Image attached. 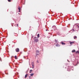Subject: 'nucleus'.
Instances as JSON below:
<instances>
[{
  "label": "nucleus",
  "instance_id": "a211bd4d",
  "mask_svg": "<svg viewBox=\"0 0 79 79\" xmlns=\"http://www.w3.org/2000/svg\"><path fill=\"white\" fill-rule=\"evenodd\" d=\"M32 70H30V72H29V73H32Z\"/></svg>",
  "mask_w": 79,
  "mask_h": 79
},
{
  "label": "nucleus",
  "instance_id": "6ab92c4d",
  "mask_svg": "<svg viewBox=\"0 0 79 79\" xmlns=\"http://www.w3.org/2000/svg\"><path fill=\"white\" fill-rule=\"evenodd\" d=\"M15 59H16V60H17V57L16 56H15Z\"/></svg>",
  "mask_w": 79,
  "mask_h": 79
},
{
  "label": "nucleus",
  "instance_id": "20e7f679",
  "mask_svg": "<svg viewBox=\"0 0 79 79\" xmlns=\"http://www.w3.org/2000/svg\"><path fill=\"white\" fill-rule=\"evenodd\" d=\"M37 53H39V51L37 50L36 52V56H37V55H39V54H37Z\"/></svg>",
  "mask_w": 79,
  "mask_h": 79
},
{
  "label": "nucleus",
  "instance_id": "b1692460",
  "mask_svg": "<svg viewBox=\"0 0 79 79\" xmlns=\"http://www.w3.org/2000/svg\"><path fill=\"white\" fill-rule=\"evenodd\" d=\"M8 1L9 2H11V0H8Z\"/></svg>",
  "mask_w": 79,
  "mask_h": 79
},
{
  "label": "nucleus",
  "instance_id": "39448f33",
  "mask_svg": "<svg viewBox=\"0 0 79 79\" xmlns=\"http://www.w3.org/2000/svg\"><path fill=\"white\" fill-rule=\"evenodd\" d=\"M16 52H19V48H17L15 49Z\"/></svg>",
  "mask_w": 79,
  "mask_h": 79
},
{
  "label": "nucleus",
  "instance_id": "473e14b6",
  "mask_svg": "<svg viewBox=\"0 0 79 79\" xmlns=\"http://www.w3.org/2000/svg\"><path fill=\"white\" fill-rule=\"evenodd\" d=\"M20 53H22V52H20Z\"/></svg>",
  "mask_w": 79,
  "mask_h": 79
},
{
  "label": "nucleus",
  "instance_id": "f704fd0d",
  "mask_svg": "<svg viewBox=\"0 0 79 79\" xmlns=\"http://www.w3.org/2000/svg\"><path fill=\"white\" fill-rule=\"evenodd\" d=\"M1 61H2V60H1Z\"/></svg>",
  "mask_w": 79,
  "mask_h": 79
},
{
  "label": "nucleus",
  "instance_id": "c85d7f7f",
  "mask_svg": "<svg viewBox=\"0 0 79 79\" xmlns=\"http://www.w3.org/2000/svg\"><path fill=\"white\" fill-rule=\"evenodd\" d=\"M6 73V74H7V75H8V73Z\"/></svg>",
  "mask_w": 79,
  "mask_h": 79
},
{
  "label": "nucleus",
  "instance_id": "f257e3e1",
  "mask_svg": "<svg viewBox=\"0 0 79 79\" xmlns=\"http://www.w3.org/2000/svg\"><path fill=\"white\" fill-rule=\"evenodd\" d=\"M73 28L74 29L76 30L77 32H78L79 30V26L77 24H75L73 25Z\"/></svg>",
  "mask_w": 79,
  "mask_h": 79
},
{
  "label": "nucleus",
  "instance_id": "c9c22d12",
  "mask_svg": "<svg viewBox=\"0 0 79 79\" xmlns=\"http://www.w3.org/2000/svg\"><path fill=\"white\" fill-rule=\"evenodd\" d=\"M52 35V34H51V35Z\"/></svg>",
  "mask_w": 79,
  "mask_h": 79
},
{
  "label": "nucleus",
  "instance_id": "412c9836",
  "mask_svg": "<svg viewBox=\"0 0 79 79\" xmlns=\"http://www.w3.org/2000/svg\"><path fill=\"white\" fill-rule=\"evenodd\" d=\"M79 64V62H77V64H75V66H77V64Z\"/></svg>",
  "mask_w": 79,
  "mask_h": 79
},
{
  "label": "nucleus",
  "instance_id": "bb28decb",
  "mask_svg": "<svg viewBox=\"0 0 79 79\" xmlns=\"http://www.w3.org/2000/svg\"><path fill=\"white\" fill-rule=\"evenodd\" d=\"M37 62L38 63L39 61H38V60H37Z\"/></svg>",
  "mask_w": 79,
  "mask_h": 79
},
{
  "label": "nucleus",
  "instance_id": "4c0bfd02",
  "mask_svg": "<svg viewBox=\"0 0 79 79\" xmlns=\"http://www.w3.org/2000/svg\"><path fill=\"white\" fill-rule=\"evenodd\" d=\"M28 54H29V53L28 52Z\"/></svg>",
  "mask_w": 79,
  "mask_h": 79
},
{
  "label": "nucleus",
  "instance_id": "72a5a7b5",
  "mask_svg": "<svg viewBox=\"0 0 79 79\" xmlns=\"http://www.w3.org/2000/svg\"><path fill=\"white\" fill-rule=\"evenodd\" d=\"M48 34H50V33H49Z\"/></svg>",
  "mask_w": 79,
  "mask_h": 79
},
{
  "label": "nucleus",
  "instance_id": "393cba45",
  "mask_svg": "<svg viewBox=\"0 0 79 79\" xmlns=\"http://www.w3.org/2000/svg\"><path fill=\"white\" fill-rule=\"evenodd\" d=\"M17 27H18V26H19L18 24H17Z\"/></svg>",
  "mask_w": 79,
  "mask_h": 79
},
{
  "label": "nucleus",
  "instance_id": "2eb2a0df",
  "mask_svg": "<svg viewBox=\"0 0 79 79\" xmlns=\"http://www.w3.org/2000/svg\"><path fill=\"white\" fill-rule=\"evenodd\" d=\"M27 75H28V74H26V75H25V78H26L27 77Z\"/></svg>",
  "mask_w": 79,
  "mask_h": 79
},
{
  "label": "nucleus",
  "instance_id": "ea45409f",
  "mask_svg": "<svg viewBox=\"0 0 79 79\" xmlns=\"http://www.w3.org/2000/svg\"><path fill=\"white\" fill-rule=\"evenodd\" d=\"M12 26H13V25H12Z\"/></svg>",
  "mask_w": 79,
  "mask_h": 79
},
{
  "label": "nucleus",
  "instance_id": "7c9ffc66",
  "mask_svg": "<svg viewBox=\"0 0 79 79\" xmlns=\"http://www.w3.org/2000/svg\"><path fill=\"white\" fill-rule=\"evenodd\" d=\"M48 31V30H47V29H46V31Z\"/></svg>",
  "mask_w": 79,
  "mask_h": 79
},
{
  "label": "nucleus",
  "instance_id": "2f4dec72",
  "mask_svg": "<svg viewBox=\"0 0 79 79\" xmlns=\"http://www.w3.org/2000/svg\"><path fill=\"white\" fill-rule=\"evenodd\" d=\"M37 54H39V53H37Z\"/></svg>",
  "mask_w": 79,
  "mask_h": 79
},
{
  "label": "nucleus",
  "instance_id": "6e6552de",
  "mask_svg": "<svg viewBox=\"0 0 79 79\" xmlns=\"http://www.w3.org/2000/svg\"><path fill=\"white\" fill-rule=\"evenodd\" d=\"M72 31H73L74 32H77V31L76 30L74 29H73Z\"/></svg>",
  "mask_w": 79,
  "mask_h": 79
},
{
  "label": "nucleus",
  "instance_id": "7ed1b4c3",
  "mask_svg": "<svg viewBox=\"0 0 79 79\" xmlns=\"http://www.w3.org/2000/svg\"><path fill=\"white\" fill-rule=\"evenodd\" d=\"M38 38L36 37H34V40L35 42H38Z\"/></svg>",
  "mask_w": 79,
  "mask_h": 79
},
{
  "label": "nucleus",
  "instance_id": "f3484780",
  "mask_svg": "<svg viewBox=\"0 0 79 79\" xmlns=\"http://www.w3.org/2000/svg\"><path fill=\"white\" fill-rule=\"evenodd\" d=\"M34 75V73H31V74H30V76L31 77L33 76Z\"/></svg>",
  "mask_w": 79,
  "mask_h": 79
},
{
  "label": "nucleus",
  "instance_id": "4468645a",
  "mask_svg": "<svg viewBox=\"0 0 79 79\" xmlns=\"http://www.w3.org/2000/svg\"><path fill=\"white\" fill-rule=\"evenodd\" d=\"M74 39H77V36H74Z\"/></svg>",
  "mask_w": 79,
  "mask_h": 79
},
{
  "label": "nucleus",
  "instance_id": "9b49d317",
  "mask_svg": "<svg viewBox=\"0 0 79 79\" xmlns=\"http://www.w3.org/2000/svg\"><path fill=\"white\" fill-rule=\"evenodd\" d=\"M76 52V50L75 49H73L72 51V53H74Z\"/></svg>",
  "mask_w": 79,
  "mask_h": 79
},
{
  "label": "nucleus",
  "instance_id": "a878e982",
  "mask_svg": "<svg viewBox=\"0 0 79 79\" xmlns=\"http://www.w3.org/2000/svg\"><path fill=\"white\" fill-rule=\"evenodd\" d=\"M50 36H48L47 38H50Z\"/></svg>",
  "mask_w": 79,
  "mask_h": 79
},
{
  "label": "nucleus",
  "instance_id": "5701e85b",
  "mask_svg": "<svg viewBox=\"0 0 79 79\" xmlns=\"http://www.w3.org/2000/svg\"><path fill=\"white\" fill-rule=\"evenodd\" d=\"M31 65H34V62H31Z\"/></svg>",
  "mask_w": 79,
  "mask_h": 79
},
{
  "label": "nucleus",
  "instance_id": "9d476101",
  "mask_svg": "<svg viewBox=\"0 0 79 79\" xmlns=\"http://www.w3.org/2000/svg\"><path fill=\"white\" fill-rule=\"evenodd\" d=\"M69 43H70V44H74V42L70 41Z\"/></svg>",
  "mask_w": 79,
  "mask_h": 79
},
{
  "label": "nucleus",
  "instance_id": "ddd939ff",
  "mask_svg": "<svg viewBox=\"0 0 79 79\" xmlns=\"http://www.w3.org/2000/svg\"><path fill=\"white\" fill-rule=\"evenodd\" d=\"M57 34L59 35H61V34H60V32L57 33Z\"/></svg>",
  "mask_w": 79,
  "mask_h": 79
},
{
  "label": "nucleus",
  "instance_id": "0eeeda50",
  "mask_svg": "<svg viewBox=\"0 0 79 79\" xmlns=\"http://www.w3.org/2000/svg\"><path fill=\"white\" fill-rule=\"evenodd\" d=\"M56 47H60V45L58 44H56Z\"/></svg>",
  "mask_w": 79,
  "mask_h": 79
},
{
  "label": "nucleus",
  "instance_id": "58836bf2",
  "mask_svg": "<svg viewBox=\"0 0 79 79\" xmlns=\"http://www.w3.org/2000/svg\"><path fill=\"white\" fill-rule=\"evenodd\" d=\"M65 68H66V67H65Z\"/></svg>",
  "mask_w": 79,
  "mask_h": 79
},
{
  "label": "nucleus",
  "instance_id": "cd10ccee",
  "mask_svg": "<svg viewBox=\"0 0 79 79\" xmlns=\"http://www.w3.org/2000/svg\"><path fill=\"white\" fill-rule=\"evenodd\" d=\"M34 37V36H32V37H31V38H33Z\"/></svg>",
  "mask_w": 79,
  "mask_h": 79
},
{
  "label": "nucleus",
  "instance_id": "aec40b11",
  "mask_svg": "<svg viewBox=\"0 0 79 79\" xmlns=\"http://www.w3.org/2000/svg\"><path fill=\"white\" fill-rule=\"evenodd\" d=\"M79 53V51H76V53Z\"/></svg>",
  "mask_w": 79,
  "mask_h": 79
},
{
  "label": "nucleus",
  "instance_id": "f8f14e48",
  "mask_svg": "<svg viewBox=\"0 0 79 79\" xmlns=\"http://www.w3.org/2000/svg\"><path fill=\"white\" fill-rule=\"evenodd\" d=\"M55 42L56 43H57V44H58V41L57 40H56V39H55Z\"/></svg>",
  "mask_w": 79,
  "mask_h": 79
},
{
  "label": "nucleus",
  "instance_id": "423d86ee",
  "mask_svg": "<svg viewBox=\"0 0 79 79\" xmlns=\"http://www.w3.org/2000/svg\"><path fill=\"white\" fill-rule=\"evenodd\" d=\"M18 9L19 10V12H20V10H21V7L20 6H19L18 7Z\"/></svg>",
  "mask_w": 79,
  "mask_h": 79
},
{
  "label": "nucleus",
  "instance_id": "e433bc0d",
  "mask_svg": "<svg viewBox=\"0 0 79 79\" xmlns=\"http://www.w3.org/2000/svg\"><path fill=\"white\" fill-rule=\"evenodd\" d=\"M9 66H10V64H9Z\"/></svg>",
  "mask_w": 79,
  "mask_h": 79
},
{
  "label": "nucleus",
  "instance_id": "1a4fd4ad",
  "mask_svg": "<svg viewBox=\"0 0 79 79\" xmlns=\"http://www.w3.org/2000/svg\"><path fill=\"white\" fill-rule=\"evenodd\" d=\"M61 44L62 45H65V43H64L63 42H61Z\"/></svg>",
  "mask_w": 79,
  "mask_h": 79
},
{
  "label": "nucleus",
  "instance_id": "f03ea898",
  "mask_svg": "<svg viewBox=\"0 0 79 79\" xmlns=\"http://www.w3.org/2000/svg\"><path fill=\"white\" fill-rule=\"evenodd\" d=\"M73 68V67L71 66H69L68 67V69H67V71H71V69H72V71H73V69H72Z\"/></svg>",
  "mask_w": 79,
  "mask_h": 79
},
{
  "label": "nucleus",
  "instance_id": "dca6fc26",
  "mask_svg": "<svg viewBox=\"0 0 79 79\" xmlns=\"http://www.w3.org/2000/svg\"><path fill=\"white\" fill-rule=\"evenodd\" d=\"M40 36V35L39 34H38L37 35V37L38 38H39V36Z\"/></svg>",
  "mask_w": 79,
  "mask_h": 79
},
{
  "label": "nucleus",
  "instance_id": "c756f323",
  "mask_svg": "<svg viewBox=\"0 0 79 79\" xmlns=\"http://www.w3.org/2000/svg\"><path fill=\"white\" fill-rule=\"evenodd\" d=\"M67 61H68L69 62V60H67Z\"/></svg>",
  "mask_w": 79,
  "mask_h": 79
},
{
  "label": "nucleus",
  "instance_id": "4be33fe9",
  "mask_svg": "<svg viewBox=\"0 0 79 79\" xmlns=\"http://www.w3.org/2000/svg\"><path fill=\"white\" fill-rule=\"evenodd\" d=\"M32 69H34V65H32Z\"/></svg>",
  "mask_w": 79,
  "mask_h": 79
}]
</instances>
